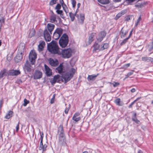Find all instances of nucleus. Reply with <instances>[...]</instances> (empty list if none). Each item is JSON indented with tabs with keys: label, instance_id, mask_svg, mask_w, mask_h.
<instances>
[{
	"label": "nucleus",
	"instance_id": "34",
	"mask_svg": "<svg viewBox=\"0 0 153 153\" xmlns=\"http://www.w3.org/2000/svg\"><path fill=\"white\" fill-rule=\"evenodd\" d=\"M84 15L83 14H80V19L81 21V23L82 24L84 19Z\"/></svg>",
	"mask_w": 153,
	"mask_h": 153
},
{
	"label": "nucleus",
	"instance_id": "48",
	"mask_svg": "<svg viewBox=\"0 0 153 153\" xmlns=\"http://www.w3.org/2000/svg\"><path fill=\"white\" fill-rule=\"evenodd\" d=\"M80 114V113L79 112H77L74 115L73 117H77L79 116Z\"/></svg>",
	"mask_w": 153,
	"mask_h": 153
},
{
	"label": "nucleus",
	"instance_id": "46",
	"mask_svg": "<svg viewBox=\"0 0 153 153\" xmlns=\"http://www.w3.org/2000/svg\"><path fill=\"white\" fill-rule=\"evenodd\" d=\"M112 84L114 87L118 86L120 85V83L118 82H114L112 83Z\"/></svg>",
	"mask_w": 153,
	"mask_h": 153
},
{
	"label": "nucleus",
	"instance_id": "5",
	"mask_svg": "<svg viewBox=\"0 0 153 153\" xmlns=\"http://www.w3.org/2000/svg\"><path fill=\"white\" fill-rule=\"evenodd\" d=\"M61 131H60L59 137V143L62 145H65V138L64 134L63 132V129L62 127L61 128Z\"/></svg>",
	"mask_w": 153,
	"mask_h": 153
},
{
	"label": "nucleus",
	"instance_id": "24",
	"mask_svg": "<svg viewBox=\"0 0 153 153\" xmlns=\"http://www.w3.org/2000/svg\"><path fill=\"white\" fill-rule=\"evenodd\" d=\"M142 60L147 62H152V58L151 57L144 56L142 57Z\"/></svg>",
	"mask_w": 153,
	"mask_h": 153
},
{
	"label": "nucleus",
	"instance_id": "11",
	"mask_svg": "<svg viewBox=\"0 0 153 153\" xmlns=\"http://www.w3.org/2000/svg\"><path fill=\"white\" fill-rule=\"evenodd\" d=\"M42 73L41 72L38 71H36L33 75L34 79H38L42 77Z\"/></svg>",
	"mask_w": 153,
	"mask_h": 153
},
{
	"label": "nucleus",
	"instance_id": "28",
	"mask_svg": "<svg viewBox=\"0 0 153 153\" xmlns=\"http://www.w3.org/2000/svg\"><path fill=\"white\" fill-rule=\"evenodd\" d=\"M98 2L100 4H105L109 3V0H97Z\"/></svg>",
	"mask_w": 153,
	"mask_h": 153
},
{
	"label": "nucleus",
	"instance_id": "47",
	"mask_svg": "<svg viewBox=\"0 0 153 153\" xmlns=\"http://www.w3.org/2000/svg\"><path fill=\"white\" fill-rule=\"evenodd\" d=\"M43 140H41V141L40 143V145L39 147V149H42L41 147L43 146Z\"/></svg>",
	"mask_w": 153,
	"mask_h": 153
},
{
	"label": "nucleus",
	"instance_id": "26",
	"mask_svg": "<svg viewBox=\"0 0 153 153\" xmlns=\"http://www.w3.org/2000/svg\"><path fill=\"white\" fill-rule=\"evenodd\" d=\"M7 72L5 69L1 70L0 72V79L6 75Z\"/></svg>",
	"mask_w": 153,
	"mask_h": 153
},
{
	"label": "nucleus",
	"instance_id": "21",
	"mask_svg": "<svg viewBox=\"0 0 153 153\" xmlns=\"http://www.w3.org/2000/svg\"><path fill=\"white\" fill-rule=\"evenodd\" d=\"M49 62L50 64L53 66H55L57 65L58 64V61L56 60V61H54L52 59H50L49 60Z\"/></svg>",
	"mask_w": 153,
	"mask_h": 153
},
{
	"label": "nucleus",
	"instance_id": "12",
	"mask_svg": "<svg viewBox=\"0 0 153 153\" xmlns=\"http://www.w3.org/2000/svg\"><path fill=\"white\" fill-rule=\"evenodd\" d=\"M20 74V72L19 70H12L9 72L8 75L10 76H17Z\"/></svg>",
	"mask_w": 153,
	"mask_h": 153
},
{
	"label": "nucleus",
	"instance_id": "29",
	"mask_svg": "<svg viewBox=\"0 0 153 153\" xmlns=\"http://www.w3.org/2000/svg\"><path fill=\"white\" fill-rule=\"evenodd\" d=\"M13 111H9L6 115L5 116V118L7 119H9L12 117Z\"/></svg>",
	"mask_w": 153,
	"mask_h": 153
},
{
	"label": "nucleus",
	"instance_id": "38",
	"mask_svg": "<svg viewBox=\"0 0 153 153\" xmlns=\"http://www.w3.org/2000/svg\"><path fill=\"white\" fill-rule=\"evenodd\" d=\"M115 102L117 105H121L120 104V99L118 98L116 99L115 100Z\"/></svg>",
	"mask_w": 153,
	"mask_h": 153
},
{
	"label": "nucleus",
	"instance_id": "64",
	"mask_svg": "<svg viewBox=\"0 0 153 153\" xmlns=\"http://www.w3.org/2000/svg\"><path fill=\"white\" fill-rule=\"evenodd\" d=\"M141 98V97H138L137 98V99L136 100H134V101L135 102L136 101H137L138 100H139V99H140Z\"/></svg>",
	"mask_w": 153,
	"mask_h": 153
},
{
	"label": "nucleus",
	"instance_id": "59",
	"mask_svg": "<svg viewBox=\"0 0 153 153\" xmlns=\"http://www.w3.org/2000/svg\"><path fill=\"white\" fill-rule=\"evenodd\" d=\"M63 10L66 13H67L68 12V8H65V9H63Z\"/></svg>",
	"mask_w": 153,
	"mask_h": 153
},
{
	"label": "nucleus",
	"instance_id": "61",
	"mask_svg": "<svg viewBox=\"0 0 153 153\" xmlns=\"http://www.w3.org/2000/svg\"><path fill=\"white\" fill-rule=\"evenodd\" d=\"M136 91V89L134 88H132L131 90V91L132 93H134Z\"/></svg>",
	"mask_w": 153,
	"mask_h": 153
},
{
	"label": "nucleus",
	"instance_id": "9",
	"mask_svg": "<svg viewBox=\"0 0 153 153\" xmlns=\"http://www.w3.org/2000/svg\"><path fill=\"white\" fill-rule=\"evenodd\" d=\"M106 33L104 31H101L99 34L98 36L97 37V40L101 42L103 39V38L105 36Z\"/></svg>",
	"mask_w": 153,
	"mask_h": 153
},
{
	"label": "nucleus",
	"instance_id": "17",
	"mask_svg": "<svg viewBox=\"0 0 153 153\" xmlns=\"http://www.w3.org/2000/svg\"><path fill=\"white\" fill-rule=\"evenodd\" d=\"M24 68L26 70L27 72H30L31 70V66L28 61H27L25 64Z\"/></svg>",
	"mask_w": 153,
	"mask_h": 153
},
{
	"label": "nucleus",
	"instance_id": "3",
	"mask_svg": "<svg viewBox=\"0 0 153 153\" xmlns=\"http://www.w3.org/2000/svg\"><path fill=\"white\" fill-rule=\"evenodd\" d=\"M68 41V36L66 34L64 33L60 38L59 43L61 47L62 48H65L67 45Z\"/></svg>",
	"mask_w": 153,
	"mask_h": 153
},
{
	"label": "nucleus",
	"instance_id": "55",
	"mask_svg": "<svg viewBox=\"0 0 153 153\" xmlns=\"http://www.w3.org/2000/svg\"><path fill=\"white\" fill-rule=\"evenodd\" d=\"M40 134L41 136V140H43V134L42 132H40Z\"/></svg>",
	"mask_w": 153,
	"mask_h": 153
},
{
	"label": "nucleus",
	"instance_id": "39",
	"mask_svg": "<svg viewBox=\"0 0 153 153\" xmlns=\"http://www.w3.org/2000/svg\"><path fill=\"white\" fill-rule=\"evenodd\" d=\"M129 38V36H128L127 38L124 39L122 42L120 44L121 45H123L125 44L126 43L128 40Z\"/></svg>",
	"mask_w": 153,
	"mask_h": 153
},
{
	"label": "nucleus",
	"instance_id": "14",
	"mask_svg": "<svg viewBox=\"0 0 153 153\" xmlns=\"http://www.w3.org/2000/svg\"><path fill=\"white\" fill-rule=\"evenodd\" d=\"M128 32V31L126 28H122L120 32L121 37V38L124 37Z\"/></svg>",
	"mask_w": 153,
	"mask_h": 153
},
{
	"label": "nucleus",
	"instance_id": "32",
	"mask_svg": "<svg viewBox=\"0 0 153 153\" xmlns=\"http://www.w3.org/2000/svg\"><path fill=\"white\" fill-rule=\"evenodd\" d=\"M132 16L128 15L126 17L125 20L126 21H129L132 19Z\"/></svg>",
	"mask_w": 153,
	"mask_h": 153
},
{
	"label": "nucleus",
	"instance_id": "2",
	"mask_svg": "<svg viewBox=\"0 0 153 153\" xmlns=\"http://www.w3.org/2000/svg\"><path fill=\"white\" fill-rule=\"evenodd\" d=\"M75 72V70L74 68H71L68 72L62 75V81L65 83L69 81L73 77V75Z\"/></svg>",
	"mask_w": 153,
	"mask_h": 153
},
{
	"label": "nucleus",
	"instance_id": "41",
	"mask_svg": "<svg viewBox=\"0 0 153 153\" xmlns=\"http://www.w3.org/2000/svg\"><path fill=\"white\" fill-rule=\"evenodd\" d=\"M141 16H140L137 19L136 23L135 24V25L136 26L138 25V24L139 23L140 21L141 20Z\"/></svg>",
	"mask_w": 153,
	"mask_h": 153
},
{
	"label": "nucleus",
	"instance_id": "62",
	"mask_svg": "<svg viewBox=\"0 0 153 153\" xmlns=\"http://www.w3.org/2000/svg\"><path fill=\"white\" fill-rule=\"evenodd\" d=\"M3 101L2 100L0 101V108H1L2 106V105L3 104Z\"/></svg>",
	"mask_w": 153,
	"mask_h": 153
},
{
	"label": "nucleus",
	"instance_id": "57",
	"mask_svg": "<svg viewBox=\"0 0 153 153\" xmlns=\"http://www.w3.org/2000/svg\"><path fill=\"white\" fill-rule=\"evenodd\" d=\"M54 99L53 98H52L50 102L51 104H53L54 103Z\"/></svg>",
	"mask_w": 153,
	"mask_h": 153
},
{
	"label": "nucleus",
	"instance_id": "52",
	"mask_svg": "<svg viewBox=\"0 0 153 153\" xmlns=\"http://www.w3.org/2000/svg\"><path fill=\"white\" fill-rule=\"evenodd\" d=\"M61 5L63 9H65V8H68L67 7V6L65 4V3H63V4H61Z\"/></svg>",
	"mask_w": 153,
	"mask_h": 153
},
{
	"label": "nucleus",
	"instance_id": "1",
	"mask_svg": "<svg viewBox=\"0 0 153 153\" xmlns=\"http://www.w3.org/2000/svg\"><path fill=\"white\" fill-rule=\"evenodd\" d=\"M48 49L50 52L53 54H60V50L56 42L52 41L48 45Z\"/></svg>",
	"mask_w": 153,
	"mask_h": 153
},
{
	"label": "nucleus",
	"instance_id": "54",
	"mask_svg": "<svg viewBox=\"0 0 153 153\" xmlns=\"http://www.w3.org/2000/svg\"><path fill=\"white\" fill-rule=\"evenodd\" d=\"M133 72L134 71H132L128 73L127 74V76H131V75L133 74Z\"/></svg>",
	"mask_w": 153,
	"mask_h": 153
},
{
	"label": "nucleus",
	"instance_id": "25",
	"mask_svg": "<svg viewBox=\"0 0 153 153\" xmlns=\"http://www.w3.org/2000/svg\"><path fill=\"white\" fill-rule=\"evenodd\" d=\"M108 44L107 43H104L103 45H102L100 46V51H102L105 49H107L108 47Z\"/></svg>",
	"mask_w": 153,
	"mask_h": 153
},
{
	"label": "nucleus",
	"instance_id": "51",
	"mask_svg": "<svg viewBox=\"0 0 153 153\" xmlns=\"http://www.w3.org/2000/svg\"><path fill=\"white\" fill-rule=\"evenodd\" d=\"M69 109H70L69 107L68 108H67L65 109V112L66 114H67L68 113V112L69 111Z\"/></svg>",
	"mask_w": 153,
	"mask_h": 153
},
{
	"label": "nucleus",
	"instance_id": "63",
	"mask_svg": "<svg viewBox=\"0 0 153 153\" xmlns=\"http://www.w3.org/2000/svg\"><path fill=\"white\" fill-rule=\"evenodd\" d=\"M59 2L61 4H63L64 3L63 0H59Z\"/></svg>",
	"mask_w": 153,
	"mask_h": 153
},
{
	"label": "nucleus",
	"instance_id": "40",
	"mask_svg": "<svg viewBox=\"0 0 153 153\" xmlns=\"http://www.w3.org/2000/svg\"><path fill=\"white\" fill-rule=\"evenodd\" d=\"M29 101L27 100L26 99H25L24 100V103L23 104V105L24 106H25L27 105V104L29 103Z\"/></svg>",
	"mask_w": 153,
	"mask_h": 153
},
{
	"label": "nucleus",
	"instance_id": "58",
	"mask_svg": "<svg viewBox=\"0 0 153 153\" xmlns=\"http://www.w3.org/2000/svg\"><path fill=\"white\" fill-rule=\"evenodd\" d=\"M135 102L134 101L133 102H132L131 104H130L129 105V108H130L132 106V105L135 103Z\"/></svg>",
	"mask_w": 153,
	"mask_h": 153
},
{
	"label": "nucleus",
	"instance_id": "10",
	"mask_svg": "<svg viewBox=\"0 0 153 153\" xmlns=\"http://www.w3.org/2000/svg\"><path fill=\"white\" fill-rule=\"evenodd\" d=\"M60 76L59 75L55 76L52 79L50 80V82L51 84L53 85L56 82H58L59 81Z\"/></svg>",
	"mask_w": 153,
	"mask_h": 153
},
{
	"label": "nucleus",
	"instance_id": "16",
	"mask_svg": "<svg viewBox=\"0 0 153 153\" xmlns=\"http://www.w3.org/2000/svg\"><path fill=\"white\" fill-rule=\"evenodd\" d=\"M78 11V8L77 9V10L76 11V12L74 14L72 12H70L69 13V16L70 18L71 19V20L72 21H73L75 19V16L78 17V14H77L76 13L77 12V11Z\"/></svg>",
	"mask_w": 153,
	"mask_h": 153
},
{
	"label": "nucleus",
	"instance_id": "20",
	"mask_svg": "<svg viewBox=\"0 0 153 153\" xmlns=\"http://www.w3.org/2000/svg\"><path fill=\"white\" fill-rule=\"evenodd\" d=\"M63 65L62 64H60L59 66L56 68V71L57 72H58L59 74H61L63 71Z\"/></svg>",
	"mask_w": 153,
	"mask_h": 153
},
{
	"label": "nucleus",
	"instance_id": "31",
	"mask_svg": "<svg viewBox=\"0 0 153 153\" xmlns=\"http://www.w3.org/2000/svg\"><path fill=\"white\" fill-rule=\"evenodd\" d=\"M94 46L95 50H99L100 51V46L97 43H95Z\"/></svg>",
	"mask_w": 153,
	"mask_h": 153
},
{
	"label": "nucleus",
	"instance_id": "7",
	"mask_svg": "<svg viewBox=\"0 0 153 153\" xmlns=\"http://www.w3.org/2000/svg\"><path fill=\"white\" fill-rule=\"evenodd\" d=\"M63 33V30L61 28H57L53 34V38L55 40L58 39Z\"/></svg>",
	"mask_w": 153,
	"mask_h": 153
},
{
	"label": "nucleus",
	"instance_id": "35",
	"mask_svg": "<svg viewBox=\"0 0 153 153\" xmlns=\"http://www.w3.org/2000/svg\"><path fill=\"white\" fill-rule=\"evenodd\" d=\"M149 51H151L153 49V41L152 43H150L149 46Z\"/></svg>",
	"mask_w": 153,
	"mask_h": 153
},
{
	"label": "nucleus",
	"instance_id": "27",
	"mask_svg": "<svg viewBox=\"0 0 153 153\" xmlns=\"http://www.w3.org/2000/svg\"><path fill=\"white\" fill-rule=\"evenodd\" d=\"M136 114L134 113L132 117V120L135 122L137 124H139L140 123V121L138 120L136 118Z\"/></svg>",
	"mask_w": 153,
	"mask_h": 153
},
{
	"label": "nucleus",
	"instance_id": "44",
	"mask_svg": "<svg viewBox=\"0 0 153 153\" xmlns=\"http://www.w3.org/2000/svg\"><path fill=\"white\" fill-rule=\"evenodd\" d=\"M76 3V1L75 0H71V3L73 7H74L75 6Z\"/></svg>",
	"mask_w": 153,
	"mask_h": 153
},
{
	"label": "nucleus",
	"instance_id": "4",
	"mask_svg": "<svg viewBox=\"0 0 153 153\" xmlns=\"http://www.w3.org/2000/svg\"><path fill=\"white\" fill-rule=\"evenodd\" d=\"M60 54L59 55H62L63 57L64 58H70L72 54V51L70 48H68L64 50H60Z\"/></svg>",
	"mask_w": 153,
	"mask_h": 153
},
{
	"label": "nucleus",
	"instance_id": "15",
	"mask_svg": "<svg viewBox=\"0 0 153 153\" xmlns=\"http://www.w3.org/2000/svg\"><path fill=\"white\" fill-rule=\"evenodd\" d=\"M55 27V25L51 23H48L47 25V29L51 34L52 33V32L54 29Z\"/></svg>",
	"mask_w": 153,
	"mask_h": 153
},
{
	"label": "nucleus",
	"instance_id": "53",
	"mask_svg": "<svg viewBox=\"0 0 153 153\" xmlns=\"http://www.w3.org/2000/svg\"><path fill=\"white\" fill-rule=\"evenodd\" d=\"M19 129V123H18L16 127V131L18 132Z\"/></svg>",
	"mask_w": 153,
	"mask_h": 153
},
{
	"label": "nucleus",
	"instance_id": "45",
	"mask_svg": "<svg viewBox=\"0 0 153 153\" xmlns=\"http://www.w3.org/2000/svg\"><path fill=\"white\" fill-rule=\"evenodd\" d=\"M136 0H126V1L128 3L130 4H131L132 2L135 1Z\"/></svg>",
	"mask_w": 153,
	"mask_h": 153
},
{
	"label": "nucleus",
	"instance_id": "30",
	"mask_svg": "<svg viewBox=\"0 0 153 153\" xmlns=\"http://www.w3.org/2000/svg\"><path fill=\"white\" fill-rule=\"evenodd\" d=\"M35 30L34 29H32L31 30H30V33H29V36H30L31 37H32V36H33L34 35V34H35Z\"/></svg>",
	"mask_w": 153,
	"mask_h": 153
},
{
	"label": "nucleus",
	"instance_id": "19",
	"mask_svg": "<svg viewBox=\"0 0 153 153\" xmlns=\"http://www.w3.org/2000/svg\"><path fill=\"white\" fill-rule=\"evenodd\" d=\"M45 45V42L43 41H41L38 45V50L39 51H42Z\"/></svg>",
	"mask_w": 153,
	"mask_h": 153
},
{
	"label": "nucleus",
	"instance_id": "33",
	"mask_svg": "<svg viewBox=\"0 0 153 153\" xmlns=\"http://www.w3.org/2000/svg\"><path fill=\"white\" fill-rule=\"evenodd\" d=\"M72 119L76 122H78L80 120L81 117H72Z\"/></svg>",
	"mask_w": 153,
	"mask_h": 153
},
{
	"label": "nucleus",
	"instance_id": "6",
	"mask_svg": "<svg viewBox=\"0 0 153 153\" xmlns=\"http://www.w3.org/2000/svg\"><path fill=\"white\" fill-rule=\"evenodd\" d=\"M36 54L34 50H32L30 52L29 55V60L32 65H33L36 58Z\"/></svg>",
	"mask_w": 153,
	"mask_h": 153
},
{
	"label": "nucleus",
	"instance_id": "23",
	"mask_svg": "<svg viewBox=\"0 0 153 153\" xmlns=\"http://www.w3.org/2000/svg\"><path fill=\"white\" fill-rule=\"evenodd\" d=\"M145 4L143 2H138L135 5V7L138 8H141L144 7Z\"/></svg>",
	"mask_w": 153,
	"mask_h": 153
},
{
	"label": "nucleus",
	"instance_id": "56",
	"mask_svg": "<svg viewBox=\"0 0 153 153\" xmlns=\"http://www.w3.org/2000/svg\"><path fill=\"white\" fill-rule=\"evenodd\" d=\"M4 22V19L2 17L1 19H0V22L1 23H2V22Z\"/></svg>",
	"mask_w": 153,
	"mask_h": 153
},
{
	"label": "nucleus",
	"instance_id": "13",
	"mask_svg": "<svg viewBox=\"0 0 153 153\" xmlns=\"http://www.w3.org/2000/svg\"><path fill=\"white\" fill-rule=\"evenodd\" d=\"M45 69L46 74L48 76H50L52 75L51 70L49 67L46 65H44Z\"/></svg>",
	"mask_w": 153,
	"mask_h": 153
},
{
	"label": "nucleus",
	"instance_id": "49",
	"mask_svg": "<svg viewBox=\"0 0 153 153\" xmlns=\"http://www.w3.org/2000/svg\"><path fill=\"white\" fill-rule=\"evenodd\" d=\"M56 12L58 14H61L63 12L62 10H56Z\"/></svg>",
	"mask_w": 153,
	"mask_h": 153
},
{
	"label": "nucleus",
	"instance_id": "60",
	"mask_svg": "<svg viewBox=\"0 0 153 153\" xmlns=\"http://www.w3.org/2000/svg\"><path fill=\"white\" fill-rule=\"evenodd\" d=\"M22 82V81L21 79H18L16 81V82L18 84H20Z\"/></svg>",
	"mask_w": 153,
	"mask_h": 153
},
{
	"label": "nucleus",
	"instance_id": "42",
	"mask_svg": "<svg viewBox=\"0 0 153 153\" xmlns=\"http://www.w3.org/2000/svg\"><path fill=\"white\" fill-rule=\"evenodd\" d=\"M93 34H91L89 36V39L90 42H91L93 40Z\"/></svg>",
	"mask_w": 153,
	"mask_h": 153
},
{
	"label": "nucleus",
	"instance_id": "18",
	"mask_svg": "<svg viewBox=\"0 0 153 153\" xmlns=\"http://www.w3.org/2000/svg\"><path fill=\"white\" fill-rule=\"evenodd\" d=\"M51 12L52 13V14L50 18V22L52 23H55L56 22V16L53 13L52 11L51 10Z\"/></svg>",
	"mask_w": 153,
	"mask_h": 153
},
{
	"label": "nucleus",
	"instance_id": "50",
	"mask_svg": "<svg viewBox=\"0 0 153 153\" xmlns=\"http://www.w3.org/2000/svg\"><path fill=\"white\" fill-rule=\"evenodd\" d=\"M130 65V63H128L127 64H125L123 65V67L125 68H126L128 67H129Z\"/></svg>",
	"mask_w": 153,
	"mask_h": 153
},
{
	"label": "nucleus",
	"instance_id": "43",
	"mask_svg": "<svg viewBox=\"0 0 153 153\" xmlns=\"http://www.w3.org/2000/svg\"><path fill=\"white\" fill-rule=\"evenodd\" d=\"M61 8V5L59 4H58L56 6L55 9L57 10H60Z\"/></svg>",
	"mask_w": 153,
	"mask_h": 153
},
{
	"label": "nucleus",
	"instance_id": "36",
	"mask_svg": "<svg viewBox=\"0 0 153 153\" xmlns=\"http://www.w3.org/2000/svg\"><path fill=\"white\" fill-rule=\"evenodd\" d=\"M56 1L57 0H51L49 3V5L51 6H52L56 3Z\"/></svg>",
	"mask_w": 153,
	"mask_h": 153
},
{
	"label": "nucleus",
	"instance_id": "8",
	"mask_svg": "<svg viewBox=\"0 0 153 153\" xmlns=\"http://www.w3.org/2000/svg\"><path fill=\"white\" fill-rule=\"evenodd\" d=\"M50 32L47 29H45L44 31V36L45 40L46 41L49 42L51 40Z\"/></svg>",
	"mask_w": 153,
	"mask_h": 153
},
{
	"label": "nucleus",
	"instance_id": "22",
	"mask_svg": "<svg viewBox=\"0 0 153 153\" xmlns=\"http://www.w3.org/2000/svg\"><path fill=\"white\" fill-rule=\"evenodd\" d=\"M99 75L98 74L97 75H89L87 77V79L88 80H94L96 77Z\"/></svg>",
	"mask_w": 153,
	"mask_h": 153
},
{
	"label": "nucleus",
	"instance_id": "37",
	"mask_svg": "<svg viewBox=\"0 0 153 153\" xmlns=\"http://www.w3.org/2000/svg\"><path fill=\"white\" fill-rule=\"evenodd\" d=\"M47 147V146L46 144H45L43 145V146L41 147L42 149H39V150H42L43 151H45L46 150V149Z\"/></svg>",
	"mask_w": 153,
	"mask_h": 153
}]
</instances>
